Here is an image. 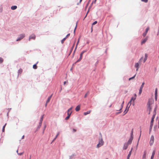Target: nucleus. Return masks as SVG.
<instances>
[{"label": "nucleus", "instance_id": "1", "mask_svg": "<svg viewBox=\"0 0 159 159\" xmlns=\"http://www.w3.org/2000/svg\"><path fill=\"white\" fill-rule=\"evenodd\" d=\"M152 102L150 100H149L147 103V111H149L148 114H150V112L151 111L152 108Z\"/></svg>", "mask_w": 159, "mask_h": 159}, {"label": "nucleus", "instance_id": "2", "mask_svg": "<svg viewBox=\"0 0 159 159\" xmlns=\"http://www.w3.org/2000/svg\"><path fill=\"white\" fill-rule=\"evenodd\" d=\"M43 116H44L43 115H42L40 118L39 124V125L37 127L36 131L38 130V129H39L40 128V127L41 126L42 123V121L43 120Z\"/></svg>", "mask_w": 159, "mask_h": 159}, {"label": "nucleus", "instance_id": "3", "mask_svg": "<svg viewBox=\"0 0 159 159\" xmlns=\"http://www.w3.org/2000/svg\"><path fill=\"white\" fill-rule=\"evenodd\" d=\"M25 34H22L20 35L16 41H20L22 39L24 38L25 37Z\"/></svg>", "mask_w": 159, "mask_h": 159}, {"label": "nucleus", "instance_id": "4", "mask_svg": "<svg viewBox=\"0 0 159 159\" xmlns=\"http://www.w3.org/2000/svg\"><path fill=\"white\" fill-rule=\"evenodd\" d=\"M133 129H132L131 132V135L130 138V139L128 140V142L127 143L128 144H130L131 143H132V141L133 139Z\"/></svg>", "mask_w": 159, "mask_h": 159}, {"label": "nucleus", "instance_id": "5", "mask_svg": "<svg viewBox=\"0 0 159 159\" xmlns=\"http://www.w3.org/2000/svg\"><path fill=\"white\" fill-rule=\"evenodd\" d=\"M104 142L102 140V139L101 138V140H99V143L97 144V147L98 148L100 147L103 144Z\"/></svg>", "mask_w": 159, "mask_h": 159}, {"label": "nucleus", "instance_id": "6", "mask_svg": "<svg viewBox=\"0 0 159 159\" xmlns=\"http://www.w3.org/2000/svg\"><path fill=\"white\" fill-rule=\"evenodd\" d=\"M35 38H36L35 35L34 34H33L29 36L28 40L29 41H30L31 39H32L33 40H35Z\"/></svg>", "mask_w": 159, "mask_h": 159}, {"label": "nucleus", "instance_id": "7", "mask_svg": "<svg viewBox=\"0 0 159 159\" xmlns=\"http://www.w3.org/2000/svg\"><path fill=\"white\" fill-rule=\"evenodd\" d=\"M124 101H123V102H122V104H121V105H120V107L119 108H116V111H120L122 109V108H123V104H124Z\"/></svg>", "mask_w": 159, "mask_h": 159}, {"label": "nucleus", "instance_id": "8", "mask_svg": "<svg viewBox=\"0 0 159 159\" xmlns=\"http://www.w3.org/2000/svg\"><path fill=\"white\" fill-rule=\"evenodd\" d=\"M148 37H146L141 42V44H143L144 43L148 40Z\"/></svg>", "mask_w": 159, "mask_h": 159}, {"label": "nucleus", "instance_id": "9", "mask_svg": "<svg viewBox=\"0 0 159 159\" xmlns=\"http://www.w3.org/2000/svg\"><path fill=\"white\" fill-rule=\"evenodd\" d=\"M128 145H129V144L128 143H125L124 145L123 149L124 150H126V149H127V148H128Z\"/></svg>", "mask_w": 159, "mask_h": 159}, {"label": "nucleus", "instance_id": "10", "mask_svg": "<svg viewBox=\"0 0 159 159\" xmlns=\"http://www.w3.org/2000/svg\"><path fill=\"white\" fill-rule=\"evenodd\" d=\"M139 63H136L135 64V67L137 68V69H136V71H137L138 70V69H139Z\"/></svg>", "mask_w": 159, "mask_h": 159}, {"label": "nucleus", "instance_id": "11", "mask_svg": "<svg viewBox=\"0 0 159 159\" xmlns=\"http://www.w3.org/2000/svg\"><path fill=\"white\" fill-rule=\"evenodd\" d=\"M52 95L50 96L49 97L46 101V104H47L48 102H49L50 101V99H51V98L52 97Z\"/></svg>", "mask_w": 159, "mask_h": 159}, {"label": "nucleus", "instance_id": "12", "mask_svg": "<svg viewBox=\"0 0 159 159\" xmlns=\"http://www.w3.org/2000/svg\"><path fill=\"white\" fill-rule=\"evenodd\" d=\"M132 149H133V148H132L131 151H130V152H129V153L128 155L127 159H129V157H130L131 155V153H132Z\"/></svg>", "mask_w": 159, "mask_h": 159}, {"label": "nucleus", "instance_id": "13", "mask_svg": "<svg viewBox=\"0 0 159 159\" xmlns=\"http://www.w3.org/2000/svg\"><path fill=\"white\" fill-rule=\"evenodd\" d=\"M155 152H156L155 150H153V151L152 152V155L151 157V159H153L155 153Z\"/></svg>", "mask_w": 159, "mask_h": 159}, {"label": "nucleus", "instance_id": "14", "mask_svg": "<svg viewBox=\"0 0 159 159\" xmlns=\"http://www.w3.org/2000/svg\"><path fill=\"white\" fill-rule=\"evenodd\" d=\"M146 151H145L144 152V154L143 156L142 159H146Z\"/></svg>", "mask_w": 159, "mask_h": 159}, {"label": "nucleus", "instance_id": "15", "mask_svg": "<svg viewBox=\"0 0 159 159\" xmlns=\"http://www.w3.org/2000/svg\"><path fill=\"white\" fill-rule=\"evenodd\" d=\"M59 134H60V132H58L57 133V134L56 135V136L55 138L54 139L52 140V142H53L54 141H55L56 139H57V138L58 136L59 135Z\"/></svg>", "mask_w": 159, "mask_h": 159}, {"label": "nucleus", "instance_id": "16", "mask_svg": "<svg viewBox=\"0 0 159 159\" xmlns=\"http://www.w3.org/2000/svg\"><path fill=\"white\" fill-rule=\"evenodd\" d=\"M17 8V7L16 6H13L11 7V9L12 10H14L16 9Z\"/></svg>", "mask_w": 159, "mask_h": 159}, {"label": "nucleus", "instance_id": "17", "mask_svg": "<svg viewBox=\"0 0 159 159\" xmlns=\"http://www.w3.org/2000/svg\"><path fill=\"white\" fill-rule=\"evenodd\" d=\"M147 57H148V55L147 54H145V58H144V60H143V62H145L147 60Z\"/></svg>", "mask_w": 159, "mask_h": 159}, {"label": "nucleus", "instance_id": "18", "mask_svg": "<svg viewBox=\"0 0 159 159\" xmlns=\"http://www.w3.org/2000/svg\"><path fill=\"white\" fill-rule=\"evenodd\" d=\"M76 111H78L80 110V105H78L75 109Z\"/></svg>", "mask_w": 159, "mask_h": 159}, {"label": "nucleus", "instance_id": "19", "mask_svg": "<svg viewBox=\"0 0 159 159\" xmlns=\"http://www.w3.org/2000/svg\"><path fill=\"white\" fill-rule=\"evenodd\" d=\"M38 63V62H37L36 64L33 65V67L34 69H36L37 68V64Z\"/></svg>", "mask_w": 159, "mask_h": 159}, {"label": "nucleus", "instance_id": "20", "mask_svg": "<svg viewBox=\"0 0 159 159\" xmlns=\"http://www.w3.org/2000/svg\"><path fill=\"white\" fill-rule=\"evenodd\" d=\"M129 108H128V107H126V109L124 111V115L126 114L128 112V111L129 110Z\"/></svg>", "mask_w": 159, "mask_h": 159}, {"label": "nucleus", "instance_id": "21", "mask_svg": "<svg viewBox=\"0 0 159 159\" xmlns=\"http://www.w3.org/2000/svg\"><path fill=\"white\" fill-rule=\"evenodd\" d=\"M90 112H91V111H89L86 112H84V115H86L87 114H89L90 113Z\"/></svg>", "mask_w": 159, "mask_h": 159}, {"label": "nucleus", "instance_id": "22", "mask_svg": "<svg viewBox=\"0 0 159 159\" xmlns=\"http://www.w3.org/2000/svg\"><path fill=\"white\" fill-rule=\"evenodd\" d=\"M154 141V137L153 136H152L151 138L150 142L152 141V143Z\"/></svg>", "mask_w": 159, "mask_h": 159}, {"label": "nucleus", "instance_id": "23", "mask_svg": "<svg viewBox=\"0 0 159 159\" xmlns=\"http://www.w3.org/2000/svg\"><path fill=\"white\" fill-rule=\"evenodd\" d=\"M131 102L132 101L131 100H130L129 101V102L127 104V107H128V106L129 105V107H128V108L130 106V105H131Z\"/></svg>", "mask_w": 159, "mask_h": 159}, {"label": "nucleus", "instance_id": "24", "mask_svg": "<svg viewBox=\"0 0 159 159\" xmlns=\"http://www.w3.org/2000/svg\"><path fill=\"white\" fill-rule=\"evenodd\" d=\"M80 37H79L78 38V42H77V44H76V46H77V45L78 44V43H79V41H80ZM77 48V46H76L75 48V50L74 51V52H75V50H76V49Z\"/></svg>", "mask_w": 159, "mask_h": 159}, {"label": "nucleus", "instance_id": "25", "mask_svg": "<svg viewBox=\"0 0 159 159\" xmlns=\"http://www.w3.org/2000/svg\"><path fill=\"white\" fill-rule=\"evenodd\" d=\"M7 125V124H5V125L3 126L2 129V131L3 132H4L5 131V126L6 125Z\"/></svg>", "mask_w": 159, "mask_h": 159}, {"label": "nucleus", "instance_id": "26", "mask_svg": "<svg viewBox=\"0 0 159 159\" xmlns=\"http://www.w3.org/2000/svg\"><path fill=\"white\" fill-rule=\"evenodd\" d=\"M143 89L140 88L139 92V95H140L141 94L142 92Z\"/></svg>", "mask_w": 159, "mask_h": 159}, {"label": "nucleus", "instance_id": "27", "mask_svg": "<svg viewBox=\"0 0 159 159\" xmlns=\"http://www.w3.org/2000/svg\"><path fill=\"white\" fill-rule=\"evenodd\" d=\"M22 72V70L21 69H20L18 70V73L21 74Z\"/></svg>", "mask_w": 159, "mask_h": 159}, {"label": "nucleus", "instance_id": "28", "mask_svg": "<svg viewBox=\"0 0 159 159\" xmlns=\"http://www.w3.org/2000/svg\"><path fill=\"white\" fill-rule=\"evenodd\" d=\"M72 113V111H70V112H67V115L68 116H69L70 117V116L71 114V113Z\"/></svg>", "mask_w": 159, "mask_h": 159}, {"label": "nucleus", "instance_id": "29", "mask_svg": "<svg viewBox=\"0 0 159 159\" xmlns=\"http://www.w3.org/2000/svg\"><path fill=\"white\" fill-rule=\"evenodd\" d=\"M136 98L135 97H132L131 99V100H131V101L133 100V101H134L135 100V99H136Z\"/></svg>", "mask_w": 159, "mask_h": 159}, {"label": "nucleus", "instance_id": "30", "mask_svg": "<svg viewBox=\"0 0 159 159\" xmlns=\"http://www.w3.org/2000/svg\"><path fill=\"white\" fill-rule=\"evenodd\" d=\"M145 84V83L144 82H143L142 84L141 85V87H140V88H141V89H143V86H144V85Z\"/></svg>", "mask_w": 159, "mask_h": 159}, {"label": "nucleus", "instance_id": "31", "mask_svg": "<svg viewBox=\"0 0 159 159\" xmlns=\"http://www.w3.org/2000/svg\"><path fill=\"white\" fill-rule=\"evenodd\" d=\"M3 61V59L2 58L0 57V63H2Z\"/></svg>", "mask_w": 159, "mask_h": 159}, {"label": "nucleus", "instance_id": "32", "mask_svg": "<svg viewBox=\"0 0 159 159\" xmlns=\"http://www.w3.org/2000/svg\"><path fill=\"white\" fill-rule=\"evenodd\" d=\"M155 95H157V88L155 89Z\"/></svg>", "mask_w": 159, "mask_h": 159}, {"label": "nucleus", "instance_id": "33", "mask_svg": "<svg viewBox=\"0 0 159 159\" xmlns=\"http://www.w3.org/2000/svg\"><path fill=\"white\" fill-rule=\"evenodd\" d=\"M66 39V38H64L61 40V43H63L64 42L65 40Z\"/></svg>", "mask_w": 159, "mask_h": 159}, {"label": "nucleus", "instance_id": "34", "mask_svg": "<svg viewBox=\"0 0 159 159\" xmlns=\"http://www.w3.org/2000/svg\"><path fill=\"white\" fill-rule=\"evenodd\" d=\"M89 92H87L85 95L84 98H86L87 96L89 94Z\"/></svg>", "mask_w": 159, "mask_h": 159}, {"label": "nucleus", "instance_id": "35", "mask_svg": "<svg viewBox=\"0 0 159 159\" xmlns=\"http://www.w3.org/2000/svg\"><path fill=\"white\" fill-rule=\"evenodd\" d=\"M85 52V51H84L83 52H82L81 53V54H80V60L81 59V57L82 56V54H83V53Z\"/></svg>", "mask_w": 159, "mask_h": 159}, {"label": "nucleus", "instance_id": "36", "mask_svg": "<svg viewBox=\"0 0 159 159\" xmlns=\"http://www.w3.org/2000/svg\"><path fill=\"white\" fill-rule=\"evenodd\" d=\"M147 33L146 32H145L143 34V36L144 37L147 34Z\"/></svg>", "mask_w": 159, "mask_h": 159}, {"label": "nucleus", "instance_id": "37", "mask_svg": "<svg viewBox=\"0 0 159 159\" xmlns=\"http://www.w3.org/2000/svg\"><path fill=\"white\" fill-rule=\"evenodd\" d=\"M149 27H148L145 30V32H148V30H149Z\"/></svg>", "mask_w": 159, "mask_h": 159}, {"label": "nucleus", "instance_id": "38", "mask_svg": "<svg viewBox=\"0 0 159 159\" xmlns=\"http://www.w3.org/2000/svg\"><path fill=\"white\" fill-rule=\"evenodd\" d=\"M73 155H72L71 156H70L69 159H73Z\"/></svg>", "mask_w": 159, "mask_h": 159}, {"label": "nucleus", "instance_id": "39", "mask_svg": "<svg viewBox=\"0 0 159 159\" xmlns=\"http://www.w3.org/2000/svg\"><path fill=\"white\" fill-rule=\"evenodd\" d=\"M153 124H151L150 125V131L151 130V129H152V126H153Z\"/></svg>", "mask_w": 159, "mask_h": 159}, {"label": "nucleus", "instance_id": "40", "mask_svg": "<svg viewBox=\"0 0 159 159\" xmlns=\"http://www.w3.org/2000/svg\"><path fill=\"white\" fill-rule=\"evenodd\" d=\"M72 107H70V108L67 111V112H70L71 111V110H72Z\"/></svg>", "mask_w": 159, "mask_h": 159}, {"label": "nucleus", "instance_id": "41", "mask_svg": "<svg viewBox=\"0 0 159 159\" xmlns=\"http://www.w3.org/2000/svg\"><path fill=\"white\" fill-rule=\"evenodd\" d=\"M153 121L154 119H153V118H152L151 120V124H153Z\"/></svg>", "mask_w": 159, "mask_h": 159}, {"label": "nucleus", "instance_id": "42", "mask_svg": "<svg viewBox=\"0 0 159 159\" xmlns=\"http://www.w3.org/2000/svg\"><path fill=\"white\" fill-rule=\"evenodd\" d=\"M72 130H73L72 132L73 133H75V132H76V130L75 129H73Z\"/></svg>", "mask_w": 159, "mask_h": 159}, {"label": "nucleus", "instance_id": "43", "mask_svg": "<svg viewBox=\"0 0 159 159\" xmlns=\"http://www.w3.org/2000/svg\"><path fill=\"white\" fill-rule=\"evenodd\" d=\"M141 1L146 3L147 2H148V0H141Z\"/></svg>", "mask_w": 159, "mask_h": 159}, {"label": "nucleus", "instance_id": "44", "mask_svg": "<svg viewBox=\"0 0 159 159\" xmlns=\"http://www.w3.org/2000/svg\"><path fill=\"white\" fill-rule=\"evenodd\" d=\"M97 23V21H94L93 24H92V25H94L96 24Z\"/></svg>", "mask_w": 159, "mask_h": 159}, {"label": "nucleus", "instance_id": "45", "mask_svg": "<svg viewBox=\"0 0 159 159\" xmlns=\"http://www.w3.org/2000/svg\"><path fill=\"white\" fill-rule=\"evenodd\" d=\"M143 59V57H141V58L139 60V62L140 63L142 61V60Z\"/></svg>", "mask_w": 159, "mask_h": 159}, {"label": "nucleus", "instance_id": "46", "mask_svg": "<svg viewBox=\"0 0 159 159\" xmlns=\"http://www.w3.org/2000/svg\"><path fill=\"white\" fill-rule=\"evenodd\" d=\"M155 100L156 101L157 100V95H155Z\"/></svg>", "mask_w": 159, "mask_h": 159}, {"label": "nucleus", "instance_id": "47", "mask_svg": "<svg viewBox=\"0 0 159 159\" xmlns=\"http://www.w3.org/2000/svg\"><path fill=\"white\" fill-rule=\"evenodd\" d=\"M70 118V117L69 116H67V117H66L65 119L66 120H68Z\"/></svg>", "mask_w": 159, "mask_h": 159}, {"label": "nucleus", "instance_id": "48", "mask_svg": "<svg viewBox=\"0 0 159 159\" xmlns=\"http://www.w3.org/2000/svg\"><path fill=\"white\" fill-rule=\"evenodd\" d=\"M23 152H20V153H18V154L19 155H20V156H21V155H22L23 154Z\"/></svg>", "mask_w": 159, "mask_h": 159}, {"label": "nucleus", "instance_id": "49", "mask_svg": "<svg viewBox=\"0 0 159 159\" xmlns=\"http://www.w3.org/2000/svg\"><path fill=\"white\" fill-rule=\"evenodd\" d=\"M46 125H44V129H43V133H44V130L46 128Z\"/></svg>", "mask_w": 159, "mask_h": 159}, {"label": "nucleus", "instance_id": "50", "mask_svg": "<svg viewBox=\"0 0 159 159\" xmlns=\"http://www.w3.org/2000/svg\"><path fill=\"white\" fill-rule=\"evenodd\" d=\"M70 35V34H68L66 37L65 38H66V39Z\"/></svg>", "mask_w": 159, "mask_h": 159}, {"label": "nucleus", "instance_id": "51", "mask_svg": "<svg viewBox=\"0 0 159 159\" xmlns=\"http://www.w3.org/2000/svg\"><path fill=\"white\" fill-rule=\"evenodd\" d=\"M67 82H68L67 81H65L64 82V84L65 85L66 84V83H67Z\"/></svg>", "mask_w": 159, "mask_h": 159}, {"label": "nucleus", "instance_id": "52", "mask_svg": "<svg viewBox=\"0 0 159 159\" xmlns=\"http://www.w3.org/2000/svg\"><path fill=\"white\" fill-rule=\"evenodd\" d=\"M136 76V75H135L134 76H133V77H131L132 78V79L134 78V77H135Z\"/></svg>", "mask_w": 159, "mask_h": 159}, {"label": "nucleus", "instance_id": "53", "mask_svg": "<svg viewBox=\"0 0 159 159\" xmlns=\"http://www.w3.org/2000/svg\"><path fill=\"white\" fill-rule=\"evenodd\" d=\"M24 135H23L22 137V138H21V139H24Z\"/></svg>", "mask_w": 159, "mask_h": 159}, {"label": "nucleus", "instance_id": "54", "mask_svg": "<svg viewBox=\"0 0 159 159\" xmlns=\"http://www.w3.org/2000/svg\"><path fill=\"white\" fill-rule=\"evenodd\" d=\"M2 9H0V12H2Z\"/></svg>", "mask_w": 159, "mask_h": 159}, {"label": "nucleus", "instance_id": "55", "mask_svg": "<svg viewBox=\"0 0 159 159\" xmlns=\"http://www.w3.org/2000/svg\"><path fill=\"white\" fill-rule=\"evenodd\" d=\"M132 79V78L131 77V78H129V80H131Z\"/></svg>", "mask_w": 159, "mask_h": 159}, {"label": "nucleus", "instance_id": "56", "mask_svg": "<svg viewBox=\"0 0 159 159\" xmlns=\"http://www.w3.org/2000/svg\"><path fill=\"white\" fill-rule=\"evenodd\" d=\"M80 61V58L79 59H78L77 60V61L76 62H78Z\"/></svg>", "mask_w": 159, "mask_h": 159}, {"label": "nucleus", "instance_id": "57", "mask_svg": "<svg viewBox=\"0 0 159 159\" xmlns=\"http://www.w3.org/2000/svg\"><path fill=\"white\" fill-rule=\"evenodd\" d=\"M73 47H74V46L73 45V46H72V47H71V50H72L73 48Z\"/></svg>", "mask_w": 159, "mask_h": 159}, {"label": "nucleus", "instance_id": "58", "mask_svg": "<svg viewBox=\"0 0 159 159\" xmlns=\"http://www.w3.org/2000/svg\"><path fill=\"white\" fill-rule=\"evenodd\" d=\"M121 112V111H120V112H117L116 113V114H119V113H120Z\"/></svg>", "mask_w": 159, "mask_h": 159}, {"label": "nucleus", "instance_id": "59", "mask_svg": "<svg viewBox=\"0 0 159 159\" xmlns=\"http://www.w3.org/2000/svg\"><path fill=\"white\" fill-rule=\"evenodd\" d=\"M154 117H155V116H154V115H153V116H152V118H153V119H154Z\"/></svg>", "mask_w": 159, "mask_h": 159}, {"label": "nucleus", "instance_id": "60", "mask_svg": "<svg viewBox=\"0 0 159 159\" xmlns=\"http://www.w3.org/2000/svg\"><path fill=\"white\" fill-rule=\"evenodd\" d=\"M9 111H8V112L7 113V116H8V113H9Z\"/></svg>", "mask_w": 159, "mask_h": 159}, {"label": "nucleus", "instance_id": "61", "mask_svg": "<svg viewBox=\"0 0 159 159\" xmlns=\"http://www.w3.org/2000/svg\"><path fill=\"white\" fill-rule=\"evenodd\" d=\"M136 94H134V97H135L136 98Z\"/></svg>", "mask_w": 159, "mask_h": 159}, {"label": "nucleus", "instance_id": "62", "mask_svg": "<svg viewBox=\"0 0 159 159\" xmlns=\"http://www.w3.org/2000/svg\"><path fill=\"white\" fill-rule=\"evenodd\" d=\"M18 149H17V151H16V152H17V153H18Z\"/></svg>", "mask_w": 159, "mask_h": 159}, {"label": "nucleus", "instance_id": "63", "mask_svg": "<svg viewBox=\"0 0 159 159\" xmlns=\"http://www.w3.org/2000/svg\"><path fill=\"white\" fill-rule=\"evenodd\" d=\"M31 155H30V158L29 159H31Z\"/></svg>", "mask_w": 159, "mask_h": 159}, {"label": "nucleus", "instance_id": "64", "mask_svg": "<svg viewBox=\"0 0 159 159\" xmlns=\"http://www.w3.org/2000/svg\"><path fill=\"white\" fill-rule=\"evenodd\" d=\"M97 0H94V3H95Z\"/></svg>", "mask_w": 159, "mask_h": 159}]
</instances>
